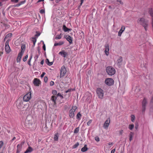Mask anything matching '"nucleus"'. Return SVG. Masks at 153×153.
<instances>
[{
    "label": "nucleus",
    "instance_id": "3c124183",
    "mask_svg": "<svg viewBox=\"0 0 153 153\" xmlns=\"http://www.w3.org/2000/svg\"><path fill=\"white\" fill-rule=\"evenodd\" d=\"M123 132V130H121L119 131L120 134L121 135H122V134Z\"/></svg>",
    "mask_w": 153,
    "mask_h": 153
},
{
    "label": "nucleus",
    "instance_id": "8fccbe9b",
    "mask_svg": "<svg viewBox=\"0 0 153 153\" xmlns=\"http://www.w3.org/2000/svg\"><path fill=\"white\" fill-rule=\"evenodd\" d=\"M19 0H11V1L15 3H16L18 2Z\"/></svg>",
    "mask_w": 153,
    "mask_h": 153
},
{
    "label": "nucleus",
    "instance_id": "774afa93",
    "mask_svg": "<svg viewBox=\"0 0 153 153\" xmlns=\"http://www.w3.org/2000/svg\"><path fill=\"white\" fill-rule=\"evenodd\" d=\"M16 139V137H13V139H12V141H13V140H15V139Z\"/></svg>",
    "mask_w": 153,
    "mask_h": 153
},
{
    "label": "nucleus",
    "instance_id": "c756f323",
    "mask_svg": "<svg viewBox=\"0 0 153 153\" xmlns=\"http://www.w3.org/2000/svg\"><path fill=\"white\" fill-rule=\"evenodd\" d=\"M64 43V42L63 41H60L59 43H55L54 44V46H57L58 45H62Z\"/></svg>",
    "mask_w": 153,
    "mask_h": 153
},
{
    "label": "nucleus",
    "instance_id": "20e7f679",
    "mask_svg": "<svg viewBox=\"0 0 153 153\" xmlns=\"http://www.w3.org/2000/svg\"><path fill=\"white\" fill-rule=\"evenodd\" d=\"M77 109V107L75 106H73L72 108L71 109L69 112V116L71 118H73L74 116V113Z\"/></svg>",
    "mask_w": 153,
    "mask_h": 153
},
{
    "label": "nucleus",
    "instance_id": "bb28decb",
    "mask_svg": "<svg viewBox=\"0 0 153 153\" xmlns=\"http://www.w3.org/2000/svg\"><path fill=\"white\" fill-rule=\"evenodd\" d=\"M87 146L86 145H85L83 148H82L81 149L82 152H85L87 151L88 148L87 147Z\"/></svg>",
    "mask_w": 153,
    "mask_h": 153
},
{
    "label": "nucleus",
    "instance_id": "cd10ccee",
    "mask_svg": "<svg viewBox=\"0 0 153 153\" xmlns=\"http://www.w3.org/2000/svg\"><path fill=\"white\" fill-rule=\"evenodd\" d=\"M63 29L65 32H68L71 30L70 29L68 28L65 25H63Z\"/></svg>",
    "mask_w": 153,
    "mask_h": 153
},
{
    "label": "nucleus",
    "instance_id": "b1692460",
    "mask_svg": "<svg viewBox=\"0 0 153 153\" xmlns=\"http://www.w3.org/2000/svg\"><path fill=\"white\" fill-rule=\"evenodd\" d=\"M26 48V46L25 45H22L21 46V51L20 52L22 53H23Z\"/></svg>",
    "mask_w": 153,
    "mask_h": 153
},
{
    "label": "nucleus",
    "instance_id": "a211bd4d",
    "mask_svg": "<svg viewBox=\"0 0 153 153\" xmlns=\"http://www.w3.org/2000/svg\"><path fill=\"white\" fill-rule=\"evenodd\" d=\"M123 61V58L120 56L117 61V64L119 66H121L122 64Z\"/></svg>",
    "mask_w": 153,
    "mask_h": 153
},
{
    "label": "nucleus",
    "instance_id": "de8ad7c7",
    "mask_svg": "<svg viewBox=\"0 0 153 153\" xmlns=\"http://www.w3.org/2000/svg\"><path fill=\"white\" fill-rule=\"evenodd\" d=\"M92 120H89V121H88L87 122V125L88 126H89L90 125V124H91V123H92Z\"/></svg>",
    "mask_w": 153,
    "mask_h": 153
},
{
    "label": "nucleus",
    "instance_id": "052dcab7",
    "mask_svg": "<svg viewBox=\"0 0 153 153\" xmlns=\"http://www.w3.org/2000/svg\"><path fill=\"white\" fill-rule=\"evenodd\" d=\"M38 55H36L35 56V57H34V58H35H35H36V59H35V61L36 60V59H37V58H38Z\"/></svg>",
    "mask_w": 153,
    "mask_h": 153
},
{
    "label": "nucleus",
    "instance_id": "f3484780",
    "mask_svg": "<svg viewBox=\"0 0 153 153\" xmlns=\"http://www.w3.org/2000/svg\"><path fill=\"white\" fill-rule=\"evenodd\" d=\"M59 54L64 57H65L68 55L67 53L65 52V51H62L60 52Z\"/></svg>",
    "mask_w": 153,
    "mask_h": 153
},
{
    "label": "nucleus",
    "instance_id": "4be33fe9",
    "mask_svg": "<svg viewBox=\"0 0 153 153\" xmlns=\"http://www.w3.org/2000/svg\"><path fill=\"white\" fill-rule=\"evenodd\" d=\"M57 99V97L55 96H53L51 98V100L53 102V104L55 105L56 103V100Z\"/></svg>",
    "mask_w": 153,
    "mask_h": 153
},
{
    "label": "nucleus",
    "instance_id": "a878e982",
    "mask_svg": "<svg viewBox=\"0 0 153 153\" xmlns=\"http://www.w3.org/2000/svg\"><path fill=\"white\" fill-rule=\"evenodd\" d=\"M12 34L11 33H8L6 36L4 38V41H5L7 39L10 38L12 37Z\"/></svg>",
    "mask_w": 153,
    "mask_h": 153
},
{
    "label": "nucleus",
    "instance_id": "680f3d73",
    "mask_svg": "<svg viewBox=\"0 0 153 153\" xmlns=\"http://www.w3.org/2000/svg\"><path fill=\"white\" fill-rule=\"evenodd\" d=\"M138 128V125L136 124L135 126V128L136 129H137Z\"/></svg>",
    "mask_w": 153,
    "mask_h": 153
},
{
    "label": "nucleus",
    "instance_id": "13d9d810",
    "mask_svg": "<svg viewBox=\"0 0 153 153\" xmlns=\"http://www.w3.org/2000/svg\"><path fill=\"white\" fill-rule=\"evenodd\" d=\"M80 1H81V3L80 4V5H82V3H83L84 0H80Z\"/></svg>",
    "mask_w": 153,
    "mask_h": 153
},
{
    "label": "nucleus",
    "instance_id": "423d86ee",
    "mask_svg": "<svg viewBox=\"0 0 153 153\" xmlns=\"http://www.w3.org/2000/svg\"><path fill=\"white\" fill-rule=\"evenodd\" d=\"M31 97V93L30 92L26 94L23 97L24 101L25 102L28 101Z\"/></svg>",
    "mask_w": 153,
    "mask_h": 153
},
{
    "label": "nucleus",
    "instance_id": "ddd939ff",
    "mask_svg": "<svg viewBox=\"0 0 153 153\" xmlns=\"http://www.w3.org/2000/svg\"><path fill=\"white\" fill-rule=\"evenodd\" d=\"M105 53L106 56H108L109 54V47L108 44H106L105 45Z\"/></svg>",
    "mask_w": 153,
    "mask_h": 153
},
{
    "label": "nucleus",
    "instance_id": "37998d69",
    "mask_svg": "<svg viewBox=\"0 0 153 153\" xmlns=\"http://www.w3.org/2000/svg\"><path fill=\"white\" fill-rule=\"evenodd\" d=\"M4 145V143L2 141H0V149Z\"/></svg>",
    "mask_w": 153,
    "mask_h": 153
},
{
    "label": "nucleus",
    "instance_id": "7c9ffc66",
    "mask_svg": "<svg viewBox=\"0 0 153 153\" xmlns=\"http://www.w3.org/2000/svg\"><path fill=\"white\" fill-rule=\"evenodd\" d=\"M134 134L133 132H131L129 135V141H131L132 140V138L133 137Z\"/></svg>",
    "mask_w": 153,
    "mask_h": 153
},
{
    "label": "nucleus",
    "instance_id": "7ed1b4c3",
    "mask_svg": "<svg viewBox=\"0 0 153 153\" xmlns=\"http://www.w3.org/2000/svg\"><path fill=\"white\" fill-rule=\"evenodd\" d=\"M17 102L16 105L18 109H22L25 108V106L27 105L24 104L22 100H18Z\"/></svg>",
    "mask_w": 153,
    "mask_h": 153
},
{
    "label": "nucleus",
    "instance_id": "412c9836",
    "mask_svg": "<svg viewBox=\"0 0 153 153\" xmlns=\"http://www.w3.org/2000/svg\"><path fill=\"white\" fill-rule=\"evenodd\" d=\"M42 130L45 133H47L49 131V129L46 125H45V126L42 128Z\"/></svg>",
    "mask_w": 153,
    "mask_h": 153
},
{
    "label": "nucleus",
    "instance_id": "c03bdc74",
    "mask_svg": "<svg viewBox=\"0 0 153 153\" xmlns=\"http://www.w3.org/2000/svg\"><path fill=\"white\" fill-rule=\"evenodd\" d=\"M57 96H59L61 99H62L64 98L63 96L59 93L57 94Z\"/></svg>",
    "mask_w": 153,
    "mask_h": 153
},
{
    "label": "nucleus",
    "instance_id": "a19ab883",
    "mask_svg": "<svg viewBox=\"0 0 153 153\" xmlns=\"http://www.w3.org/2000/svg\"><path fill=\"white\" fill-rule=\"evenodd\" d=\"M28 56L27 55H26L25 57H24L23 59V61L24 62H25L26 61L28 58Z\"/></svg>",
    "mask_w": 153,
    "mask_h": 153
},
{
    "label": "nucleus",
    "instance_id": "2f4dec72",
    "mask_svg": "<svg viewBox=\"0 0 153 153\" xmlns=\"http://www.w3.org/2000/svg\"><path fill=\"white\" fill-rule=\"evenodd\" d=\"M45 61L46 64L48 65L51 66L53 64V62H50L48 59H46Z\"/></svg>",
    "mask_w": 153,
    "mask_h": 153
},
{
    "label": "nucleus",
    "instance_id": "72a5a7b5",
    "mask_svg": "<svg viewBox=\"0 0 153 153\" xmlns=\"http://www.w3.org/2000/svg\"><path fill=\"white\" fill-rule=\"evenodd\" d=\"M81 117H82V115L80 114V113L79 112L77 113V114L76 115V118L79 120H80L81 119Z\"/></svg>",
    "mask_w": 153,
    "mask_h": 153
},
{
    "label": "nucleus",
    "instance_id": "4c0bfd02",
    "mask_svg": "<svg viewBox=\"0 0 153 153\" xmlns=\"http://www.w3.org/2000/svg\"><path fill=\"white\" fill-rule=\"evenodd\" d=\"M134 127V125L133 124H130L129 125L128 128L130 130H131Z\"/></svg>",
    "mask_w": 153,
    "mask_h": 153
},
{
    "label": "nucleus",
    "instance_id": "58836bf2",
    "mask_svg": "<svg viewBox=\"0 0 153 153\" xmlns=\"http://www.w3.org/2000/svg\"><path fill=\"white\" fill-rule=\"evenodd\" d=\"M79 127L76 128L74 130V133H76L79 132Z\"/></svg>",
    "mask_w": 153,
    "mask_h": 153
},
{
    "label": "nucleus",
    "instance_id": "79ce46f5",
    "mask_svg": "<svg viewBox=\"0 0 153 153\" xmlns=\"http://www.w3.org/2000/svg\"><path fill=\"white\" fill-rule=\"evenodd\" d=\"M131 121H132V122H134L135 119V116L134 115H131Z\"/></svg>",
    "mask_w": 153,
    "mask_h": 153
},
{
    "label": "nucleus",
    "instance_id": "f8f14e48",
    "mask_svg": "<svg viewBox=\"0 0 153 153\" xmlns=\"http://www.w3.org/2000/svg\"><path fill=\"white\" fill-rule=\"evenodd\" d=\"M64 38H65L68 41L70 44H71L72 43L73 39L69 35H65L64 36Z\"/></svg>",
    "mask_w": 153,
    "mask_h": 153
},
{
    "label": "nucleus",
    "instance_id": "dca6fc26",
    "mask_svg": "<svg viewBox=\"0 0 153 153\" xmlns=\"http://www.w3.org/2000/svg\"><path fill=\"white\" fill-rule=\"evenodd\" d=\"M40 81L37 78H35L33 80V84L35 85L39 86L40 84Z\"/></svg>",
    "mask_w": 153,
    "mask_h": 153
},
{
    "label": "nucleus",
    "instance_id": "473e14b6",
    "mask_svg": "<svg viewBox=\"0 0 153 153\" xmlns=\"http://www.w3.org/2000/svg\"><path fill=\"white\" fill-rule=\"evenodd\" d=\"M31 41L33 42V46H35L36 42V39L35 37H32Z\"/></svg>",
    "mask_w": 153,
    "mask_h": 153
},
{
    "label": "nucleus",
    "instance_id": "bf43d9fd",
    "mask_svg": "<svg viewBox=\"0 0 153 153\" xmlns=\"http://www.w3.org/2000/svg\"><path fill=\"white\" fill-rule=\"evenodd\" d=\"M117 1H119V2L121 4H123V2H122L121 1H119V0H117Z\"/></svg>",
    "mask_w": 153,
    "mask_h": 153
},
{
    "label": "nucleus",
    "instance_id": "e2e57ef3",
    "mask_svg": "<svg viewBox=\"0 0 153 153\" xmlns=\"http://www.w3.org/2000/svg\"><path fill=\"white\" fill-rule=\"evenodd\" d=\"M115 150L114 149L112 150L111 151V153H114Z\"/></svg>",
    "mask_w": 153,
    "mask_h": 153
},
{
    "label": "nucleus",
    "instance_id": "f03ea898",
    "mask_svg": "<svg viewBox=\"0 0 153 153\" xmlns=\"http://www.w3.org/2000/svg\"><path fill=\"white\" fill-rule=\"evenodd\" d=\"M106 70L107 73L109 75H113L115 73V69L112 66H110L107 67Z\"/></svg>",
    "mask_w": 153,
    "mask_h": 153
},
{
    "label": "nucleus",
    "instance_id": "6e6552de",
    "mask_svg": "<svg viewBox=\"0 0 153 153\" xmlns=\"http://www.w3.org/2000/svg\"><path fill=\"white\" fill-rule=\"evenodd\" d=\"M105 82L107 85L109 86L112 85L114 84V81L111 78L106 79L105 80Z\"/></svg>",
    "mask_w": 153,
    "mask_h": 153
},
{
    "label": "nucleus",
    "instance_id": "c85d7f7f",
    "mask_svg": "<svg viewBox=\"0 0 153 153\" xmlns=\"http://www.w3.org/2000/svg\"><path fill=\"white\" fill-rule=\"evenodd\" d=\"M59 137V134L58 133H55L54 135V140L55 141H57L58 140Z\"/></svg>",
    "mask_w": 153,
    "mask_h": 153
},
{
    "label": "nucleus",
    "instance_id": "aec40b11",
    "mask_svg": "<svg viewBox=\"0 0 153 153\" xmlns=\"http://www.w3.org/2000/svg\"><path fill=\"white\" fill-rule=\"evenodd\" d=\"M125 27L124 26H122L121 27V29L119 30L118 33V36H121V34L123 32L125 29Z\"/></svg>",
    "mask_w": 153,
    "mask_h": 153
},
{
    "label": "nucleus",
    "instance_id": "4468645a",
    "mask_svg": "<svg viewBox=\"0 0 153 153\" xmlns=\"http://www.w3.org/2000/svg\"><path fill=\"white\" fill-rule=\"evenodd\" d=\"M24 143L22 142L20 144H18L17 146V151L16 152L17 153L19 152L21 150L22 146L23 144Z\"/></svg>",
    "mask_w": 153,
    "mask_h": 153
},
{
    "label": "nucleus",
    "instance_id": "9b49d317",
    "mask_svg": "<svg viewBox=\"0 0 153 153\" xmlns=\"http://www.w3.org/2000/svg\"><path fill=\"white\" fill-rule=\"evenodd\" d=\"M110 123V118H108L107 119V120L105 121L104 125L103 127L105 129H107Z\"/></svg>",
    "mask_w": 153,
    "mask_h": 153
},
{
    "label": "nucleus",
    "instance_id": "39448f33",
    "mask_svg": "<svg viewBox=\"0 0 153 153\" xmlns=\"http://www.w3.org/2000/svg\"><path fill=\"white\" fill-rule=\"evenodd\" d=\"M96 93L99 98L102 99L104 96L103 91L101 88H99L97 89Z\"/></svg>",
    "mask_w": 153,
    "mask_h": 153
},
{
    "label": "nucleus",
    "instance_id": "ea45409f",
    "mask_svg": "<svg viewBox=\"0 0 153 153\" xmlns=\"http://www.w3.org/2000/svg\"><path fill=\"white\" fill-rule=\"evenodd\" d=\"M3 25L4 26L5 29H7L8 28H9L10 27V25H7V24H3Z\"/></svg>",
    "mask_w": 153,
    "mask_h": 153
},
{
    "label": "nucleus",
    "instance_id": "9d476101",
    "mask_svg": "<svg viewBox=\"0 0 153 153\" xmlns=\"http://www.w3.org/2000/svg\"><path fill=\"white\" fill-rule=\"evenodd\" d=\"M8 40L9 39H8L6 42L5 47V50L7 53H9L10 51V49L8 45Z\"/></svg>",
    "mask_w": 153,
    "mask_h": 153
},
{
    "label": "nucleus",
    "instance_id": "5701e85b",
    "mask_svg": "<svg viewBox=\"0 0 153 153\" xmlns=\"http://www.w3.org/2000/svg\"><path fill=\"white\" fill-rule=\"evenodd\" d=\"M33 149L32 147L29 146L27 149L24 153H28L31 152L33 151Z\"/></svg>",
    "mask_w": 153,
    "mask_h": 153
},
{
    "label": "nucleus",
    "instance_id": "c9c22d12",
    "mask_svg": "<svg viewBox=\"0 0 153 153\" xmlns=\"http://www.w3.org/2000/svg\"><path fill=\"white\" fill-rule=\"evenodd\" d=\"M62 34L61 33L59 35H57L55 37L56 39H60L62 38Z\"/></svg>",
    "mask_w": 153,
    "mask_h": 153
},
{
    "label": "nucleus",
    "instance_id": "6e6d98bb",
    "mask_svg": "<svg viewBox=\"0 0 153 153\" xmlns=\"http://www.w3.org/2000/svg\"><path fill=\"white\" fill-rule=\"evenodd\" d=\"M100 141V139L99 137H96V141L98 142Z\"/></svg>",
    "mask_w": 153,
    "mask_h": 153
},
{
    "label": "nucleus",
    "instance_id": "69168bd1",
    "mask_svg": "<svg viewBox=\"0 0 153 153\" xmlns=\"http://www.w3.org/2000/svg\"><path fill=\"white\" fill-rule=\"evenodd\" d=\"M60 1V0H56V3H58Z\"/></svg>",
    "mask_w": 153,
    "mask_h": 153
},
{
    "label": "nucleus",
    "instance_id": "5fc2aeb1",
    "mask_svg": "<svg viewBox=\"0 0 153 153\" xmlns=\"http://www.w3.org/2000/svg\"><path fill=\"white\" fill-rule=\"evenodd\" d=\"M43 50L44 51H45L46 50V48H45V44H44L43 46Z\"/></svg>",
    "mask_w": 153,
    "mask_h": 153
},
{
    "label": "nucleus",
    "instance_id": "393cba45",
    "mask_svg": "<svg viewBox=\"0 0 153 153\" xmlns=\"http://www.w3.org/2000/svg\"><path fill=\"white\" fill-rule=\"evenodd\" d=\"M149 13L150 14V16L152 17V21L153 19V12L152 9V8H149Z\"/></svg>",
    "mask_w": 153,
    "mask_h": 153
},
{
    "label": "nucleus",
    "instance_id": "1a4fd4ad",
    "mask_svg": "<svg viewBox=\"0 0 153 153\" xmlns=\"http://www.w3.org/2000/svg\"><path fill=\"white\" fill-rule=\"evenodd\" d=\"M147 103V101L146 99L144 98L142 102V112H144L146 109V105Z\"/></svg>",
    "mask_w": 153,
    "mask_h": 153
},
{
    "label": "nucleus",
    "instance_id": "e433bc0d",
    "mask_svg": "<svg viewBox=\"0 0 153 153\" xmlns=\"http://www.w3.org/2000/svg\"><path fill=\"white\" fill-rule=\"evenodd\" d=\"M79 145V143L77 142L73 146L72 148L73 149H75L77 148Z\"/></svg>",
    "mask_w": 153,
    "mask_h": 153
},
{
    "label": "nucleus",
    "instance_id": "603ef678",
    "mask_svg": "<svg viewBox=\"0 0 153 153\" xmlns=\"http://www.w3.org/2000/svg\"><path fill=\"white\" fill-rule=\"evenodd\" d=\"M40 12L41 13L43 14L45 13V10L43 9H42L40 10Z\"/></svg>",
    "mask_w": 153,
    "mask_h": 153
},
{
    "label": "nucleus",
    "instance_id": "f257e3e1",
    "mask_svg": "<svg viewBox=\"0 0 153 153\" xmlns=\"http://www.w3.org/2000/svg\"><path fill=\"white\" fill-rule=\"evenodd\" d=\"M137 22L143 26L146 30H147V28L148 25V21L146 20L143 18H139L137 20Z\"/></svg>",
    "mask_w": 153,
    "mask_h": 153
},
{
    "label": "nucleus",
    "instance_id": "338daca9",
    "mask_svg": "<svg viewBox=\"0 0 153 153\" xmlns=\"http://www.w3.org/2000/svg\"><path fill=\"white\" fill-rule=\"evenodd\" d=\"M25 3L24 1H22L21 2V4H20L19 5H20L21 4H23Z\"/></svg>",
    "mask_w": 153,
    "mask_h": 153
},
{
    "label": "nucleus",
    "instance_id": "2eb2a0df",
    "mask_svg": "<svg viewBox=\"0 0 153 153\" xmlns=\"http://www.w3.org/2000/svg\"><path fill=\"white\" fill-rule=\"evenodd\" d=\"M32 122L31 121L27 119L25 121V125L27 127H30L32 125Z\"/></svg>",
    "mask_w": 153,
    "mask_h": 153
},
{
    "label": "nucleus",
    "instance_id": "4d7b16f0",
    "mask_svg": "<svg viewBox=\"0 0 153 153\" xmlns=\"http://www.w3.org/2000/svg\"><path fill=\"white\" fill-rule=\"evenodd\" d=\"M71 91V89H68V90H67V91H65V92H66V93H68V92H70V91Z\"/></svg>",
    "mask_w": 153,
    "mask_h": 153
},
{
    "label": "nucleus",
    "instance_id": "a18cd8bd",
    "mask_svg": "<svg viewBox=\"0 0 153 153\" xmlns=\"http://www.w3.org/2000/svg\"><path fill=\"white\" fill-rule=\"evenodd\" d=\"M52 93L53 95H56L57 93V92L56 90H53L52 91Z\"/></svg>",
    "mask_w": 153,
    "mask_h": 153
},
{
    "label": "nucleus",
    "instance_id": "0e129e2a",
    "mask_svg": "<svg viewBox=\"0 0 153 153\" xmlns=\"http://www.w3.org/2000/svg\"><path fill=\"white\" fill-rule=\"evenodd\" d=\"M43 63H44V61H43V60H42L41 62H40V64H41V65H43Z\"/></svg>",
    "mask_w": 153,
    "mask_h": 153
},
{
    "label": "nucleus",
    "instance_id": "0eeeda50",
    "mask_svg": "<svg viewBox=\"0 0 153 153\" xmlns=\"http://www.w3.org/2000/svg\"><path fill=\"white\" fill-rule=\"evenodd\" d=\"M66 70L64 66H62L60 70V77L64 76L66 73Z\"/></svg>",
    "mask_w": 153,
    "mask_h": 153
},
{
    "label": "nucleus",
    "instance_id": "864d4df0",
    "mask_svg": "<svg viewBox=\"0 0 153 153\" xmlns=\"http://www.w3.org/2000/svg\"><path fill=\"white\" fill-rule=\"evenodd\" d=\"M45 74V73L44 72H43V73H42V74L41 75V77L42 78L43 77Z\"/></svg>",
    "mask_w": 153,
    "mask_h": 153
},
{
    "label": "nucleus",
    "instance_id": "49530a36",
    "mask_svg": "<svg viewBox=\"0 0 153 153\" xmlns=\"http://www.w3.org/2000/svg\"><path fill=\"white\" fill-rule=\"evenodd\" d=\"M54 83L53 81H51L50 82V85L51 86H52L54 85Z\"/></svg>",
    "mask_w": 153,
    "mask_h": 153
},
{
    "label": "nucleus",
    "instance_id": "f704fd0d",
    "mask_svg": "<svg viewBox=\"0 0 153 153\" xmlns=\"http://www.w3.org/2000/svg\"><path fill=\"white\" fill-rule=\"evenodd\" d=\"M32 57H33V55H31L30 56V58L29 59V60H28V62H27L28 64L30 66H31V63H30V62H31V59L32 58Z\"/></svg>",
    "mask_w": 153,
    "mask_h": 153
},
{
    "label": "nucleus",
    "instance_id": "09e8293b",
    "mask_svg": "<svg viewBox=\"0 0 153 153\" xmlns=\"http://www.w3.org/2000/svg\"><path fill=\"white\" fill-rule=\"evenodd\" d=\"M48 77L47 76H45L44 78V81L45 82H46L48 80Z\"/></svg>",
    "mask_w": 153,
    "mask_h": 153
},
{
    "label": "nucleus",
    "instance_id": "6ab92c4d",
    "mask_svg": "<svg viewBox=\"0 0 153 153\" xmlns=\"http://www.w3.org/2000/svg\"><path fill=\"white\" fill-rule=\"evenodd\" d=\"M23 53H21L19 52L17 58V62H20L21 58L22 57V56L23 55Z\"/></svg>",
    "mask_w": 153,
    "mask_h": 153
}]
</instances>
